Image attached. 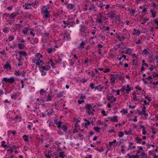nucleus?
<instances>
[{"instance_id": "nucleus-1", "label": "nucleus", "mask_w": 158, "mask_h": 158, "mask_svg": "<svg viewBox=\"0 0 158 158\" xmlns=\"http://www.w3.org/2000/svg\"><path fill=\"white\" fill-rule=\"evenodd\" d=\"M49 5L48 4V6H43L41 9V13L44 18L48 19L50 17V12L48 10L49 9Z\"/></svg>"}, {"instance_id": "nucleus-2", "label": "nucleus", "mask_w": 158, "mask_h": 158, "mask_svg": "<svg viewBox=\"0 0 158 158\" xmlns=\"http://www.w3.org/2000/svg\"><path fill=\"white\" fill-rule=\"evenodd\" d=\"M95 106V105H94L93 108L92 105L91 104L89 103L86 104L85 106V108L86 112L88 113L89 115H93L94 114L93 111H95V110L94 108Z\"/></svg>"}, {"instance_id": "nucleus-3", "label": "nucleus", "mask_w": 158, "mask_h": 158, "mask_svg": "<svg viewBox=\"0 0 158 158\" xmlns=\"http://www.w3.org/2000/svg\"><path fill=\"white\" fill-rule=\"evenodd\" d=\"M103 16L102 15V14L101 13H99L97 15L96 20V22L98 23H99L100 24H102L103 23L102 20Z\"/></svg>"}, {"instance_id": "nucleus-4", "label": "nucleus", "mask_w": 158, "mask_h": 158, "mask_svg": "<svg viewBox=\"0 0 158 158\" xmlns=\"http://www.w3.org/2000/svg\"><path fill=\"white\" fill-rule=\"evenodd\" d=\"M107 100L108 101H110V102L111 103H113L114 101H115L116 100V98L114 97L110 93L109 94V95L107 96Z\"/></svg>"}, {"instance_id": "nucleus-5", "label": "nucleus", "mask_w": 158, "mask_h": 158, "mask_svg": "<svg viewBox=\"0 0 158 158\" xmlns=\"http://www.w3.org/2000/svg\"><path fill=\"white\" fill-rule=\"evenodd\" d=\"M20 14L18 11H15L11 13L9 15V18L11 19H15L18 15H19Z\"/></svg>"}, {"instance_id": "nucleus-6", "label": "nucleus", "mask_w": 158, "mask_h": 158, "mask_svg": "<svg viewBox=\"0 0 158 158\" xmlns=\"http://www.w3.org/2000/svg\"><path fill=\"white\" fill-rule=\"evenodd\" d=\"M137 111L138 112L139 115H144L145 119H146L148 116V114L146 113V111H140V110H137Z\"/></svg>"}, {"instance_id": "nucleus-7", "label": "nucleus", "mask_w": 158, "mask_h": 158, "mask_svg": "<svg viewBox=\"0 0 158 158\" xmlns=\"http://www.w3.org/2000/svg\"><path fill=\"white\" fill-rule=\"evenodd\" d=\"M23 6L25 10H28L31 9V3L29 2H26L24 5H23Z\"/></svg>"}, {"instance_id": "nucleus-8", "label": "nucleus", "mask_w": 158, "mask_h": 158, "mask_svg": "<svg viewBox=\"0 0 158 158\" xmlns=\"http://www.w3.org/2000/svg\"><path fill=\"white\" fill-rule=\"evenodd\" d=\"M19 93L18 92H16L14 94H11L10 95L11 98L12 99L15 100L16 98L19 96Z\"/></svg>"}, {"instance_id": "nucleus-9", "label": "nucleus", "mask_w": 158, "mask_h": 158, "mask_svg": "<svg viewBox=\"0 0 158 158\" xmlns=\"http://www.w3.org/2000/svg\"><path fill=\"white\" fill-rule=\"evenodd\" d=\"M45 96H47V98L45 99L44 100V101L47 102L52 101V95L48 93Z\"/></svg>"}, {"instance_id": "nucleus-10", "label": "nucleus", "mask_w": 158, "mask_h": 158, "mask_svg": "<svg viewBox=\"0 0 158 158\" xmlns=\"http://www.w3.org/2000/svg\"><path fill=\"white\" fill-rule=\"evenodd\" d=\"M61 126L59 128H58L59 130H60L61 129L65 132L66 133L67 131L68 130V128L67 126L63 124H61Z\"/></svg>"}, {"instance_id": "nucleus-11", "label": "nucleus", "mask_w": 158, "mask_h": 158, "mask_svg": "<svg viewBox=\"0 0 158 158\" xmlns=\"http://www.w3.org/2000/svg\"><path fill=\"white\" fill-rule=\"evenodd\" d=\"M86 41H82L81 43L80 44V45L77 47V49L79 50H81V49L83 48L84 46L86 44Z\"/></svg>"}, {"instance_id": "nucleus-12", "label": "nucleus", "mask_w": 158, "mask_h": 158, "mask_svg": "<svg viewBox=\"0 0 158 158\" xmlns=\"http://www.w3.org/2000/svg\"><path fill=\"white\" fill-rule=\"evenodd\" d=\"M65 4L67 5L66 8L69 10H72L73 9L75 6V4L72 3H68L66 2Z\"/></svg>"}, {"instance_id": "nucleus-13", "label": "nucleus", "mask_w": 158, "mask_h": 158, "mask_svg": "<svg viewBox=\"0 0 158 158\" xmlns=\"http://www.w3.org/2000/svg\"><path fill=\"white\" fill-rule=\"evenodd\" d=\"M3 68L7 70H10L11 68L10 64L8 61L4 64Z\"/></svg>"}, {"instance_id": "nucleus-14", "label": "nucleus", "mask_w": 158, "mask_h": 158, "mask_svg": "<svg viewBox=\"0 0 158 158\" xmlns=\"http://www.w3.org/2000/svg\"><path fill=\"white\" fill-rule=\"evenodd\" d=\"M89 10L90 11L94 10V11H96L98 9L94 4V3H92L90 6V7L89 8Z\"/></svg>"}, {"instance_id": "nucleus-15", "label": "nucleus", "mask_w": 158, "mask_h": 158, "mask_svg": "<svg viewBox=\"0 0 158 158\" xmlns=\"http://www.w3.org/2000/svg\"><path fill=\"white\" fill-rule=\"evenodd\" d=\"M87 30V28L86 26L85 25L82 26L81 27V28L79 29V31L81 33H85V31Z\"/></svg>"}, {"instance_id": "nucleus-16", "label": "nucleus", "mask_w": 158, "mask_h": 158, "mask_svg": "<svg viewBox=\"0 0 158 158\" xmlns=\"http://www.w3.org/2000/svg\"><path fill=\"white\" fill-rule=\"evenodd\" d=\"M110 77H111L110 79V83L112 84H113L114 83L115 80L117 79V77L114 76L112 74H111Z\"/></svg>"}, {"instance_id": "nucleus-17", "label": "nucleus", "mask_w": 158, "mask_h": 158, "mask_svg": "<svg viewBox=\"0 0 158 158\" xmlns=\"http://www.w3.org/2000/svg\"><path fill=\"white\" fill-rule=\"evenodd\" d=\"M18 52L19 54L20 55V57L22 56H27V52L24 51H18Z\"/></svg>"}, {"instance_id": "nucleus-18", "label": "nucleus", "mask_w": 158, "mask_h": 158, "mask_svg": "<svg viewBox=\"0 0 158 158\" xmlns=\"http://www.w3.org/2000/svg\"><path fill=\"white\" fill-rule=\"evenodd\" d=\"M108 118L110 119L111 122H117L118 121L117 119V116H114L112 117H108Z\"/></svg>"}, {"instance_id": "nucleus-19", "label": "nucleus", "mask_w": 158, "mask_h": 158, "mask_svg": "<svg viewBox=\"0 0 158 158\" xmlns=\"http://www.w3.org/2000/svg\"><path fill=\"white\" fill-rule=\"evenodd\" d=\"M133 51V49L129 48H127L125 52V54H127L129 55H131L132 54V52Z\"/></svg>"}, {"instance_id": "nucleus-20", "label": "nucleus", "mask_w": 158, "mask_h": 158, "mask_svg": "<svg viewBox=\"0 0 158 158\" xmlns=\"http://www.w3.org/2000/svg\"><path fill=\"white\" fill-rule=\"evenodd\" d=\"M54 123L57 125L58 128H59L61 126V124H63V122L61 121L58 122L57 120L56 119L54 120Z\"/></svg>"}, {"instance_id": "nucleus-21", "label": "nucleus", "mask_w": 158, "mask_h": 158, "mask_svg": "<svg viewBox=\"0 0 158 158\" xmlns=\"http://www.w3.org/2000/svg\"><path fill=\"white\" fill-rule=\"evenodd\" d=\"M39 4V2L37 1H35L31 3V5H32L33 7L35 9H36L37 8Z\"/></svg>"}, {"instance_id": "nucleus-22", "label": "nucleus", "mask_w": 158, "mask_h": 158, "mask_svg": "<svg viewBox=\"0 0 158 158\" xmlns=\"http://www.w3.org/2000/svg\"><path fill=\"white\" fill-rule=\"evenodd\" d=\"M18 48L20 50L23 49L25 48V45L23 43L20 44L18 43Z\"/></svg>"}, {"instance_id": "nucleus-23", "label": "nucleus", "mask_w": 158, "mask_h": 158, "mask_svg": "<svg viewBox=\"0 0 158 158\" xmlns=\"http://www.w3.org/2000/svg\"><path fill=\"white\" fill-rule=\"evenodd\" d=\"M136 93L135 92H133L132 93V95L133 96V98L132 99V101H135L137 100V98L136 96Z\"/></svg>"}, {"instance_id": "nucleus-24", "label": "nucleus", "mask_w": 158, "mask_h": 158, "mask_svg": "<svg viewBox=\"0 0 158 158\" xmlns=\"http://www.w3.org/2000/svg\"><path fill=\"white\" fill-rule=\"evenodd\" d=\"M64 40L67 41L69 40L70 39V36L68 34H66L65 33V34L64 35Z\"/></svg>"}, {"instance_id": "nucleus-25", "label": "nucleus", "mask_w": 158, "mask_h": 158, "mask_svg": "<svg viewBox=\"0 0 158 158\" xmlns=\"http://www.w3.org/2000/svg\"><path fill=\"white\" fill-rule=\"evenodd\" d=\"M108 15V18L110 19H113L114 17H116V14L113 13H109L106 14Z\"/></svg>"}, {"instance_id": "nucleus-26", "label": "nucleus", "mask_w": 158, "mask_h": 158, "mask_svg": "<svg viewBox=\"0 0 158 158\" xmlns=\"http://www.w3.org/2000/svg\"><path fill=\"white\" fill-rule=\"evenodd\" d=\"M40 67L42 68L43 70H44L45 69L46 70H49L51 68L50 66L48 65H46L45 66H43L41 65Z\"/></svg>"}, {"instance_id": "nucleus-27", "label": "nucleus", "mask_w": 158, "mask_h": 158, "mask_svg": "<svg viewBox=\"0 0 158 158\" xmlns=\"http://www.w3.org/2000/svg\"><path fill=\"white\" fill-rule=\"evenodd\" d=\"M116 22H117L118 21V26H121L123 24V22L121 21V19H120V17L116 19Z\"/></svg>"}, {"instance_id": "nucleus-28", "label": "nucleus", "mask_w": 158, "mask_h": 158, "mask_svg": "<svg viewBox=\"0 0 158 158\" xmlns=\"http://www.w3.org/2000/svg\"><path fill=\"white\" fill-rule=\"evenodd\" d=\"M126 88L127 89H126V91L127 94H129L130 92H131V90H132L133 89H131V88L129 87V85H127Z\"/></svg>"}, {"instance_id": "nucleus-29", "label": "nucleus", "mask_w": 158, "mask_h": 158, "mask_svg": "<svg viewBox=\"0 0 158 158\" xmlns=\"http://www.w3.org/2000/svg\"><path fill=\"white\" fill-rule=\"evenodd\" d=\"M30 30V29H29V27H25L22 30V32L24 34H27L28 31Z\"/></svg>"}, {"instance_id": "nucleus-30", "label": "nucleus", "mask_w": 158, "mask_h": 158, "mask_svg": "<svg viewBox=\"0 0 158 158\" xmlns=\"http://www.w3.org/2000/svg\"><path fill=\"white\" fill-rule=\"evenodd\" d=\"M15 79L14 77H11L9 78V83L10 84H13L14 83L15 81Z\"/></svg>"}, {"instance_id": "nucleus-31", "label": "nucleus", "mask_w": 158, "mask_h": 158, "mask_svg": "<svg viewBox=\"0 0 158 158\" xmlns=\"http://www.w3.org/2000/svg\"><path fill=\"white\" fill-rule=\"evenodd\" d=\"M64 94V92L63 91L56 93L57 97L58 98H61L63 96Z\"/></svg>"}, {"instance_id": "nucleus-32", "label": "nucleus", "mask_w": 158, "mask_h": 158, "mask_svg": "<svg viewBox=\"0 0 158 158\" xmlns=\"http://www.w3.org/2000/svg\"><path fill=\"white\" fill-rule=\"evenodd\" d=\"M48 93L43 89H41L40 91V94L41 95H43L44 94L45 95H46Z\"/></svg>"}, {"instance_id": "nucleus-33", "label": "nucleus", "mask_w": 158, "mask_h": 158, "mask_svg": "<svg viewBox=\"0 0 158 158\" xmlns=\"http://www.w3.org/2000/svg\"><path fill=\"white\" fill-rule=\"evenodd\" d=\"M150 53L146 49H144L142 52V54L143 55L147 56Z\"/></svg>"}, {"instance_id": "nucleus-34", "label": "nucleus", "mask_w": 158, "mask_h": 158, "mask_svg": "<svg viewBox=\"0 0 158 158\" xmlns=\"http://www.w3.org/2000/svg\"><path fill=\"white\" fill-rule=\"evenodd\" d=\"M150 12L151 13L152 16L153 18H155L156 16V13L155 10H151Z\"/></svg>"}, {"instance_id": "nucleus-35", "label": "nucleus", "mask_w": 158, "mask_h": 158, "mask_svg": "<svg viewBox=\"0 0 158 158\" xmlns=\"http://www.w3.org/2000/svg\"><path fill=\"white\" fill-rule=\"evenodd\" d=\"M130 15L132 16H134L135 13L136 11L133 9H131L129 10Z\"/></svg>"}, {"instance_id": "nucleus-36", "label": "nucleus", "mask_w": 158, "mask_h": 158, "mask_svg": "<svg viewBox=\"0 0 158 158\" xmlns=\"http://www.w3.org/2000/svg\"><path fill=\"white\" fill-rule=\"evenodd\" d=\"M6 142L5 141H2L1 143V146L4 148H8L9 146L5 144Z\"/></svg>"}, {"instance_id": "nucleus-37", "label": "nucleus", "mask_w": 158, "mask_h": 158, "mask_svg": "<svg viewBox=\"0 0 158 158\" xmlns=\"http://www.w3.org/2000/svg\"><path fill=\"white\" fill-rule=\"evenodd\" d=\"M22 138H23L25 142L29 141V140L28 139V136L26 135H24L23 136Z\"/></svg>"}, {"instance_id": "nucleus-38", "label": "nucleus", "mask_w": 158, "mask_h": 158, "mask_svg": "<svg viewBox=\"0 0 158 158\" xmlns=\"http://www.w3.org/2000/svg\"><path fill=\"white\" fill-rule=\"evenodd\" d=\"M19 25L18 24H13V29L15 31L18 29V26Z\"/></svg>"}, {"instance_id": "nucleus-39", "label": "nucleus", "mask_w": 158, "mask_h": 158, "mask_svg": "<svg viewBox=\"0 0 158 158\" xmlns=\"http://www.w3.org/2000/svg\"><path fill=\"white\" fill-rule=\"evenodd\" d=\"M62 60V58L60 56H58V58L56 59V62L57 63H60Z\"/></svg>"}, {"instance_id": "nucleus-40", "label": "nucleus", "mask_w": 158, "mask_h": 158, "mask_svg": "<svg viewBox=\"0 0 158 158\" xmlns=\"http://www.w3.org/2000/svg\"><path fill=\"white\" fill-rule=\"evenodd\" d=\"M46 111L48 112L47 113V115H52V113H53V109H51L50 111H48V110H46Z\"/></svg>"}, {"instance_id": "nucleus-41", "label": "nucleus", "mask_w": 158, "mask_h": 158, "mask_svg": "<svg viewBox=\"0 0 158 158\" xmlns=\"http://www.w3.org/2000/svg\"><path fill=\"white\" fill-rule=\"evenodd\" d=\"M149 18H145L144 19H143V21L141 23V24L143 25L146 22L149 20Z\"/></svg>"}, {"instance_id": "nucleus-42", "label": "nucleus", "mask_w": 158, "mask_h": 158, "mask_svg": "<svg viewBox=\"0 0 158 158\" xmlns=\"http://www.w3.org/2000/svg\"><path fill=\"white\" fill-rule=\"evenodd\" d=\"M100 129H101V128L100 127H94V130L98 133L100 132Z\"/></svg>"}, {"instance_id": "nucleus-43", "label": "nucleus", "mask_w": 158, "mask_h": 158, "mask_svg": "<svg viewBox=\"0 0 158 158\" xmlns=\"http://www.w3.org/2000/svg\"><path fill=\"white\" fill-rule=\"evenodd\" d=\"M64 152H59V156L61 158H64L65 156V155L64 154Z\"/></svg>"}, {"instance_id": "nucleus-44", "label": "nucleus", "mask_w": 158, "mask_h": 158, "mask_svg": "<svg viewBox=\"0 0 158 158\" xmlns=\"http://www.w3.org/2000/svg\"><path fill=\"white\" fill-rule=\"evenodd\" d=\"M2 30L3 32L5 33H7L9 31V28L7 27H4L2 29Z\"/></svg>"}, {"instance_id": "nucleus-45", "label": "nucleus", "mask_w": 158, "mask_h": 158, "mask_svg": "<svg viewBox=\"0 0 158 158\" xmlns=\"http://www.w3.org/2000/svg\"><path fill=\"white\" fill-rule=\"evenodd\" d=\"M35 56L37 57H39L40 58H41L43 57V56L40 53H37L35 54Z\"/></svg>"}, {"instance_id": "nucleus-46", "label": "nucleus", "mask_w": 158, "mask_h": 158, "mask_svg": "<svg viewBox=\"0 0 158 158\" xmlns=\"http://www.w3.org/2000/svg\"><path fill=\"white\" fill-rule=\"evenodd\" d=\"M19 119V121H21V117L19 115H16L14 118L13 119L14 120H17V119Z\"/></svg>"}, {"instance_id": "nucleus-47", "label": "nucleus", "mask_w": 158, "mask_h": 158, "mask_svg": "<svg viewBox=\"0 0 158 158\" xmlns=\"http://www.w3.org/2000/svg\"><path fill=\"white\" fill-rule=\"evenodd\" d=\"M126 39L125 38V37H123L122 36V37H121L120 36L118 39L119 41H123L125 40Z\"/></svg>"}, {"instance_id": "nucleus-48", "label": "nucleus", "mask_w": 158, "mask_h": 158, "mask_svg": "<svg viewBox=\"0 0 158 158\" xmlns=\"http://www.w3.org/2000/svg\"><path fill=\"white\" fill-rule=\"evenodd\" d=\"M120 112L122 113L123 114H126L128 113V111L127 110H126L124 109H123L122 110L120 111Z\"/></svg>"}, {"instance_id": "nucleus-49", "label": "nucleus", "mask_w": 158, "mask_h": 158, "mask_svg": "<svg viewBox=\"0 0 158 158\" xmlns=\"http://www.w3.org/2000/svg\"><path fill=\"white\" fill-rule=\"evenodd\" d=\"M94 149L99 152H102L104 151V150L102 147H101L100 149L97 148H94Z\"/></svg>"}, {"instance_id": "nucleus-50", "label": "nucleus", "mask_w": 158, "mask_h": 158, "mask_svg": "<svg viewBox=\"0 0 158 158\" xmlns=\"http://www.w3.org/2000/svg\"><path fill=\"white\" fill-rule=\"evenodd\" d=\"M95 84L92 83L90 84L89 87L91 89H93L95 88Z\"/></svg>"}, {"instance_id": "nucleus-51", "label": "nucleus", "mask_w": 158, "mask_h": 158, "mask_svg": "<svg viewBox=\"0 0 158 158\" xmlns=\"http://www.w3.org/2000/svg\"><path fill=\"white\" fill-rule=\"evenodd\" d=\"M3 81L6 83H9V78L7 77H4L3 78Z\"/></svg>"}, {"instance_id": "nucleus-52", "label": "nucleus", "mask_w": 158, "mask_h": 158, "mask_svg": "<svg viewBox=\"0 0 158 158\" xmlns=\"http://www.w3.org/2000/svg\"><path fill=\"white\" fill-rule=\"evenodd\" d=\"M135 140H136L137 143H140L142 139H141L139 138L138 137L135 138Z\"/></svg>"}, {"instance_id": "nucleus-53", "label": "nucleus", "mask_w": 158, "mask_h": 158, "mask_svg": "<svg viewBox=\"0 0 158 158\" xmlns=\"http://www.w3.org/2000/svg\"><path fill=\"white\" fill-rule=\"evenodd\" d=\"M14 74L16 76H19L21 74V72L19 71H15Z\"/></svg>"}, {"instance_id": "nucleus-54", "label": "nucleus", "mask_w": 158, "mask_h": 158, "mask_svg": "<svg viewBox=\"0 0 158 158\" xmlns=\"http://www.w3.org/2000/svg\"><path fill=\"white\" fill-rule=\"evenodd\" d=\"M14 38H15V37H14V35H11L9 37L8 39L9 41H11L12 40H13L14 39Z\"/></svg>"}, {"instance_id": "nucleus-55", "label": "nucleus", "mask_w": 158, "mask_h": 158, "mask_svg": "<svg viewBox=\"0 0 158 158\" xmlns=\"http://www.w3.org/2000/svg\"><path fill=\"white\" fill-rule=\"evenodd\" d=\"M90 124V122L88 121L86 123H85L84 124V127H85V128H86L87 127V126L88 125H89Z\"/></svg>"}, {"instance_id": "nucleus-56", "label": "nucleus", "mask_w": 158, "mask_h": 158, "mask_svg": "<svg viewBox=\"0 0 158 158\" xmlns=\"http://www.w3.org/2000/svg\"><path fill=\"white\" fill-rule=\"evenodd\" d=\"M124 132L126 135H128L131 134L132 132V131L131 130H130L128 132H127L126 131H124Z\"/></svg>"}, {"instance_id": "nucleus-57", "label": "nucleus", "mask_w": 158, "mask_h": 158, "mask_svg": "<svg viewBox=\"0 0 158 158\" xmlns=\"http://www.w3.org/2000/svg\"><path fill=\"white\" fill-rule=\"evenodd\" d=\"M110 71V69L108 68H106L103 70V72L104 73H109Z\"/></svg>"}, {"instance_id": "nucleus-58", "label": "nucleus", "mask_w": 158, "mask_h": 158, "mask_svg": "<svg viewBox=\"0 0 158 158\" xmlns=\"http://www.w3.org/2000/svg\"><path fill=\"white\" fill-rule=\"evenodd\" d=\"M126 87H125V85H124V86H123L120 89V91L121 92H123L125 91H126Z\"/></svg>"}, {"instance_id": "nucleus-59", "label": "nucleus", "mask_w": 158, "mask_h": 158, "mask_svg": "<svg viewBox=\"0 0 158 158\" xmlns=\"http://www.w3.org/2000/svg\"><path fill=\"white\" fill-rule=\"evenodd\" d=\"M69 23L70 26L71 27L73 26L74 25L76 24V23L74 21H70Z\"/></svg>"}, {"instance_id": "nucleus-60", "label": "nucleus", "mask_w": 158, "mask_h": 158, "mask_svg": "<svg viewBox=\"0 0 158 158\" xmlns=\"http://www.w3.org/2000/svg\"><path fill=\"white\" fill-rule=\"evenodd\" d=\"M103 47V46L101 44H98L97 45V48L98 50H101V48Z\"/></svg>"}, {"instance_id": "nucleus-61", "label": "nucleus", "mask_w": 158, "mask_h": 158, "mask_svg": "<svg viewBox=\"0 0 158 158\" xmlns=\"http://www.w3.org/2000/svg\"><path fill=\"white\" fill-rule=\"evenodd\" d=\"M9 148H10V149H8L7 151L8 152H9L10 153H11L13 151V148H12V147H10L9 146Z\"/></svg>"}, {"instance_id": "nucleus-62", "label": "nucleus", "mask_w": 158, "mask_h": 158, "mask_svg": "<svg viewBox=\"0 0 158 158\" xmlns=\"http://www.w3.org/2000/svg\"><path fill=\"white\" fill-rule=\"evenodd\" d=\"M47 52L48 54H51L52 52V48H49L48 49Z\"/></svg>"}, {"instance_id": "nucleus-63", "label": "nucleus", "mask_w": 158, "mask_h": 158, "mask_svg": "<svg viewBox=\"0 0 158 158\" xmlns=\"http://www.w3.org/2000/svg\"><path fill=\"white\" fill-rule=\"evenodd\" d=\"M124 133L122 131H120L119 132V134L118 135V136L120 138L122 137L124 135Z\"/></svg>"}, {"instance_id": "nucleus-64", "label": "nucleus", "mask_w": 158, "mask_h": 158, "mask_svg": "<svg viewBox=\"0 0 158 158\" xmlns=\"http://www.w3.org/2000/svg\"><path fill=\"white\" fill-rule=\"evenodd\" d=\"M51 154H50L49 152H48V153L45 154V156L47 157V158H51L50 156Z\"/></svg>"}]
</instances>
